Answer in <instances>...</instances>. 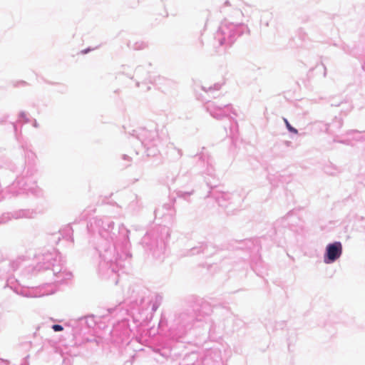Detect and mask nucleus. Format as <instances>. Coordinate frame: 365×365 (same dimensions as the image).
<instances>
[{
    "label": "nucleus",
    "instance_id": "obj_1",
    "mask_svg": "<svg viewBox=\"0 0 365 365\" xmlns=\"http://www.w3.org/2000/svg\"><path fill=\"white\" fill-rule=\"evenodd\" d=\"M342 253V245L340 242H336L333 244H329L327 247L326 256L327 257L325 259L327 263L334 262L337 259Z\"/></svg>",
    "mask_w": 365,
    "mask_h": 365
},
{
    "label": "nucleus",
    "instance_id": "obj_2",
    "mask_svg": "<svg viewBox=\"0 0 365 365\" xmlns=\"http://www.w3.org/2000/svg\"><path fill=\"white\" fill-rule=\"evenodd\" d=\"M284 121H285L286 125H287V128L289 129V130H290L291 132H292L294 133H297V130H296L295 128L292 127L287 120H284Z\"/></svg>",
    "mask_w": 365,
    "mask_h": 365
},
{
    "label": "nucleus",
    "instance_id": "obj_3",
    "mask_svg": "<svg viewBox=\"0 0 365 365\" xmlns=\"http://www.w3.org/2000/svg\"><path fill=\"white\" fill-rule=\"evenodd\" d=\"M52 329L55 331H62L63 330V327L61 325H59V324H54L53 327H52Z\"/></svg>",
    "mask_w": 365,
    "mask_h": 365
},
{
    "label": "nucleus",
    "instance_id": "obj_4",
    "mask_svg": "<svg viewBox=\"0 0 365 365\" xmlns=\"http://www.w3.org/2000/svg\"><path fill=\"white\" fill-rule=\"evenodd\" d=\"M88 51H90V49L82 51V53H86Z\"/></svg>",
    "mask_w": 365,
    "mask_h": 365
}]
</instances>
